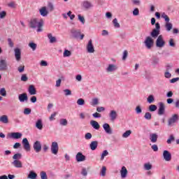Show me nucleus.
Masks as SVG:
<instances>
[{
  "mask_svg": "<svg viewBox=\"0 0 179 179\" xmlns=\"http://www.w3.org/2000/svg\"><path fill=\"white\" fill-rule=\"evenodd\" d=\"M13 160H20L22 159V154L16 153L13 156Z\"/></svg>",
  "mask_w": 179,
  "mask_h": 179,
  "instance_id": "obj_42",
  "label": "nucleus"
},
{
  "mask_svg": "<svg viewBox=\"0 0 179 179\" xmlns=\"http://www.w3.org/2000/svg\"><path fill=\"white\" fill-rule=\"evenodd\" d=\"M178 121V115L174 114L171 118L168 120V127H171Z\"/></svg>",
  "mask_w": 179,
  "mask_h": 179,
  "instance_id": "obj_7",
  "label": "nucleus"
},
{
  "mask_svg": "<svg viewBox=\"0 0 179 179\" xmlns=\"http://www.w3.org/2000/svg\"><path fill=\"white\" fill-rule=\"evenodd\" d=\"M103 128L106 134H108L109 135H111V134H113V130H111V127H110V124H108V123H104L103 124Z\"/></svg>",
  "mask_w": 179,
  "mask_h": 179,
  "instance_id": "obj_18",
  "label": "nucleus"
},
{
  "mask_svg": "<svg viewBox=\"0 0 179 179\" xmlns=\"http://www.w3.org/2000/svg\"><path fill=\"white\" fill-rule=\"evenodd\" d=\"M136 114H142V107L141 106H137L135 108Z\"/></svg>",
  "mask_w": 179,
  "mask_h": 179,
  "instance_id": "obj_51",
  "label": "nucleus"
},
{
  "mask_svg": "<svg viewBox=\"0 0 179 179\" xmlns=\"http://www.w3.org/2000/svg\"><path fill=\"white\" fill-rule=\"evenodd\" d=\"M133 15H134V16H138V15H139V9L138 8H135L133 10Z\"/></svg>",
  "mask_w": 179,
  "mask_h": 179,
  "instance_id": "obj_64",
  "label": "nucleus"
},
{
  "mask_svg": "<svg viewBox=\"0 0 179 179\" xmlns=\"http://www.w3.org/2000/svg\"><path fill=\"white\" fill-rule=\"evenodd\" d=\"M33 148L36 153H40V152H41V142L36 141L34 143Z\"/></svg>",
  "mask_w": 179,
  "mask_h": 179,
  "instance_id": "obj_8",
  "label": "nucleus"
},
{
  "mask_svg": "<svg viewBox=\"0 0 179 179\" xmlns=\"http://www.w3.org/2000/svg\"><path fill=\"white\" fill-rule=\"evenodd\" d=\"M27 178L29 179H36L37 178V173H36V172L33 171H30L29 173L27 176Z\"/></svg>",
  "mask_w": 179,
  "mask_h": 179,
  "instance_id": "obj_32",
  "label": "nucleus"
},
{
  "mask_svg": "<svg viewBox=\"0 0 179 179\" xmlns=\"http://www.w3.org/2000/svg\"><path fill=\"white\" fill-rule=\"evenodd\" d=\"M72 55V52L70 50H64V52L63 53V57H71Z\"/></svg>",
  "mask_w": 179,
  "mask_h": 179,
  "instance_id": "obj_46",
  "label": "nucleus"
},
{
  "mask_svg": "<svg viewBox=\"0 0 179 179\" xmlns=\"http://www.w3.org/2000/svg\"><path fill=\"white\" fill-rule=\"evenodd\" d=\"M0 71H8V60L6 58L0 59Z\"/></svg>",
  "mask_w": 179,
  "mask_h": 179,
  "instance_id": "obj_5",
  "label": "nucleus"
},
{
  "mask_svg": "<svg viewBox=\"0 0 179 179\" xmlns=\"http://www.w3.org/2000/svg\"><path fill=\"white\" fill-rule=\"evenodd\" d=\"M144 118L148 121H150V120H152V113H150V112L145 113L144 115Z\"/></svg>",
  "mask_w": 179,
  "mask_h": 179,
  "instance_id": "obj_40",
  "label": "nucleus"
},
{
  "mask_svg": "<svg viewBox=\"0 0 179 179\" xmlns=\"http://www.w3.org/2000/svg\"><path fill=\"white\" fill-rule=\"evenodd\" d=\"M118 69V67L115 66V64H109L108 68L106 69L107 72H114L115 71H117Z\"/></svg>",
  "mask_w": 179,
  "mask_h": 179,
  "instance_id": "obj_24",
  "label": "nucleus"
},
{
  "mask_svg": "<svg viewBox=\"0 0 179 179\" xmlns=\"http://www.w3.org/2000/svg\"><path fill=\"white\" fill-rule=\"evenodd\" d=\"M28 46L31 48L32 51H36V50H37V45L34 43V42H30L28 44Z\"/></svg>",
  "mask_w": 179,
  "mask_h": 179,
  "instance_id": "obj_35",
  "label": "nucleus"
},
{
  "mask_svg": "<svg viewBox=\"0 0 179 179\" xmlns=\"http://www.w3.org/2000/svg\"><path fill=\"white\" fill-rule=\"evenodd\" d=\"M35 127L37 129L41 131V129H43V120L41 119L38 120L36 122Z\"/></svg>",
  "mask_w": 179,
  "mask_h": 179,
  "instance_id": "obj_29",
  "label": "nucleus"
},
{
  "mask_svg": "<svg viewBox=\"0 0 179 179\" xmlns=\"http://www.w3.org/2000/svg\"><path fill=\"white\" fill-rule=\"evenodd\" d=\"M29 80V77H27V75L22 74L21 76V81L22 82H27Z\"/></svg>",
  "mask_w": 179,
  "mask_h": 179,
  "instance_id": "obj_53",
  "label": "nucleus"
},
{
  "mask_svg": "<svg viewBox=\"0 0 179 179\" xmlns=\"http://www.w3.org/2000/svg\"><path fill=\"white\" fill-rule=\"evenodd\" d=\"M132 134V131L127 130L122 134V138H129Z\"/></svg>",
  "mask_w": 179,
  "mask_h": 179,
  "instance_id": "obj_41",
  "label": "nucleus"
},
{
  "mask_svg": "<svg viewBox=\"0 0 179 179\" xmlns=\"http://www.w3.org/2000/svg\"><path fill=\"white\" fill-rule=\"evenodd\" d=\"M155 43V41H153V38L150 36H147L145 38V40L144 41V44L148 50H150L152 47H153V44Z\"/></svg>",
  "mask_w": 179,
  "mask_h": 179,
  "instance_id": "obj_4",
  "label": "nucleus"
},
{
  "mask_svg": "<svg viewBox=\"0 0 179 179\" xmlns=\"http://www.w3.org/2000/svg\"><path fill=\"white\" fill-rule=\"evenodd\" d=\"M43 26H44V20L43 19L40 20L38 22L36 18L31 20L29 22V27H31V29H36V27H38V33L43 31Z\"/></svg>",
  "mask_w": 179,
  "mask_h": 179,
  "instance_id": "obj_1",
  "label": "nucleus"
},
{
  "mask_svg": "<svg viewBox=\"0 0 179 179\" xmlns=\"http://www.w3.org/2000/svg\"><path fill=\"white\" fill-rule=\"evenodd\" d=\"M18 99L20 103H24V101H27L29 100V97L27 96V93H22L18 96Z\"/></svg>",
  "mask_w": 179,
  "mask_h": 179,
  "instance_id": "obj_17",
  "label": "nucleus"
},
{
  "mask_svg": "<svg viewBox=\"0 0 179 179\" xmlns=\"http://www.w3.org/2000/svg\"><path fill=\"white\" fill-rule=\"evenodd\" d=\"M159 136L157 134H151L150 135V140L151 141L152 143H156L157 142V138Z\"/></svg>",
  "mask_w": 179,
  "mask_h": 179,
  "instance_id": "obj_26",
  "label": "nucleus"
},
{
  "mask_svg": "<svg viewBox=\"0 0 179 179\" xmlns=\"http://www.w3.org/2000/svg\"><path fill=\"white\" fill-rule=\"evenodd\" d=\"M0 94H1V96H3V97H6V90H5V88H1L0 90Z\"/></svg>",
  "mask_w": 179,
  "mask_h": 179,
  "instance_id": "obj_57",
  "label": "nucleus"
},
{
  "mask_svg": "<svg viewBox=\"0 0 179 179\" xmlns=\"http://www.w3.org/2000/svg\"><path fill=\"white\" fill-rule=\"evenodd\" d=\"M90 125L94 129H100V124L96 120H91L90 121Z\"/></svg>",
  "mask_w": 179,
  "mask_h": 179,
  "instance_id": "obj_28",
  "label": "nucleus"
},
{
  "mask_svg": "<svg viewBox=\"0 0 179 179\" xmlns=\"http://www.w3.org/2000/svg\"><path fill=\"white\" fill-rule=\"evenodd\" d=\"M48 38L50 40V44H54V43H57V38H55V36H52V34H48Z\"/></svg>",
  "mask_w": 179,
  "mask_h": 179,
  "instance_id": "obj_30",
  "label": "nucleus"
},
{
  "mask_svg": "<svg viewBox=\"0 0 179 179\" xmlns=\"http://www.w3.org/2000/svg\"><path fill=\"white\" fill-rule=\"evenodd\" d=\"M24 114H25V115H29V114H31V109L26 108L24 110Z\"/></svg>",
  "mask_w": 179,
  "mask_h": 179,
  "instance_id": "obj_58",
  "label": "nucleus"
},
{
  "mask_svg": "<svg viewBox=\"0 0 179 179\" xmlns=\"http://www.w3.org/2000/svg\"><path fill=\"white\" fill-rule=\"evenodd\" d=\"M147 101L148 103H149V104H152V103L155 102V96L152 94L149 95L147 99Z\"/></svg>",
  "mask_w": 179,
  "mask_h": 179,
  "instance_id": "obj_36",
  "label": "nucleus"
},
{
  "mask_svg": "<svg viewBox=\"0 0 179 179\" xmlns=\"http://www.w3.org/2000/svg\"><path fill=\"white\" fill-rule=\"evenodd\" d=\"M0 122H2L3 124H8L9 122V119L8 118V115H2L0 117Z\"/></svg>",
  "mask_w": 179,
  "mask_h": 179,
  "instance_id": "obj_31",
  "label": "nucleus"
},
{
  "mask_svg": "<svg viewBox=\"0 0 179 179\" xmlns=\"http://www.w3.org/2000/svg\"><path fill=\"white\" fill-rule=\"evenodd\" d=\"M165 27H166V31H171V29H173V24H171V22H167L165 24Z\"/></svg>",
  "mask_w": 179,
  "mask_h": 179,
  "instance_id": "obj_38",
  "label": "nucleus"
},
{
  "mask_svg": "<svg viewBox=\"0 0 179 179\" xmlns=\"http://www.w3.org/2000/svg\"><path fill=\"white\" fill-rule=\"evenodd\" d=\"M165 111H166V106L162 102H160L159 109H158V115H163Z\"/></svg>",
  "mask_w": 179,
  "mask_h": 179,
  "instance_id": "obj_15",
  "label": "nucleus"
},
{
  "mask_svg": "<svg viewBox=\"0 0 179 179\" xmlns=\"http://www.w3.org/2000/svg\"><path fill=\"white\" fill-rule=\"evenodd\" d=\"M174 141H176V138L173 135H171L167 140L166 143H168V145H171V142H174Z\"/></svg>",
  "mask_w": 179,
  "mask_h": 179,
  "instance_id": "obj_44",
  "label": "nucleus"
},
{
  "mask_svg": "<svg viewBox=\"0 0 179 179\" xmlns=\"http://www.w3.org/2000/svg\"><path fill=\"white\" fill-rule=\"evenodd\" d=\"M97 104H99V99L97 98L93 99L92 106H97Z\"/></svg>",
  "mask_w": 179,
  "mask_h": 179,
  "instance_id": "obj_61",
  "label": "nucleus"
},
{
  "mask_svg": "<svg viewBox=\"0 0 179 179\" xmlns=\"http://www.w3.org/2000/svg\"><path fill=\"white\" fill-rule=\"evenodd\" d=\"M83 6L85 9H90V8H93V4L89 1H84Z\"/></svg>",
  "mask_w": 179,
  "mask_h": 179,
  "instance_id": "obj_33",
  "label": "nucleus"
},
{
  "mask_svg": "<svg viewBox=\"0 0 179 179\" xmlns=\"http://www.w3.org/2000/svg\"><path fill=\"white\" fill-rule=\"evenodd\" d=\"M92 138V135L91 133H86L85 135V139L86 141H90V139Z\"/></svg>",
  "mask_w": 179,
  "mask_h": 179,
  "instance_id": "obj_55",
  "label": "nucleus"
},
{
  "mask_svg": "<svg viewBox=\"0 0 179 179\" xmlns=\"http://www.w3.org/2000/svg\"><path fill=\"white\" fill-rule=\"evenodd\" d=\"M120 176L121 178H127V176H128V169H127V167H122L120 170Z\"/></svg>",
  "mask_w": 179,
  "mask_h": 179,
  "instance_id": "obj_19",
  "label": "nucleus"
},
{
  "mask_svg": "<svg viewBox=\"0 0 179 179\" xmlns=\"http://www.w3.org/2000/svg\"><path fill=\"white\" fill-rule=\"evenodd\" d=\"M113 23L115 29H120V27H121V25H120V23H118V20H117V18H115L113 20Z\"/></svg>",
  "mask_w": 179,
  "mask_h": 179,
  "instance_id": "obj_37",
  "label": "nucleus"
},
{
  "mask_svg": "<svg viewBox=\"0 0 179 179\" xmlns=\"http://www.w3.org/2000/svg\"><path fill=\"white\" fill-rule=\"evenodd\" d=\"M169 46L170 47H176V43H174V39L171 38L169 40Z\"/></svg>",
  "mask_w": 179,
  "mask_h": 179,
  "instance_id": "obj_62",
  "label": "nucleus"
},
{
  "mask_svg": "<svg viewBox=\"0 0 179 179\" xmlns=\"http://www.w3.org/2000/svg\"><path fill=\"white\" fill-rule=\"evenodd\" d=\"M22 145L24 146V149L27 150V152H30V143H29V140L26 138L22 139Z\"/></svg>",
  "mask_w": 179,
  "mask_h": 179,
  "instance_id": "obj_14",
  "label": "nucleus"
},
{
  "mask_svg": "<svg viewBox=\"0 0 179 179\" xmlns=\"http://www.w3.org/2000/svg\"><path fill=\"white\" fill-rule=\"evenodd\" d=\"M118 117V114H117V111L115 110H110L109 113V118L110 121L114 122L115 120H117V117Z\"/></svg>",
  "mask_w": 179,
  "mask_h": 179,
  "instance_id": "obj_13",
  "label": "nucleus"
},
{
  "mask_svg": "<svg viewBox=\"0 0 179 179\" xmlns=\"http://www.w3.org/2000/svg\"><path fill=\"white\" fill-rule=\"evenodd\" d=\"M6 17V11L3 10L0 12V19H5Z\"/></svg>",
  "mask_w": 179,
  "mask_h": 179,
  "instance_id": "obj_60",
  "label": "nucleus"
},
{
  "mask_svg": "<svg viewBox=\"0 0 179 179\" xmlns=\"http://www.w3.org/2000/svg\"><path fill=\"white\" fill-rule=\"evenodd\" d=\"M39 13L41 16H43V17H45L48 16V14L50 13V11L47 10V7L43 6L41 8L39 9Z\"/></svg>",
  "mask_w": 179,
  "mask_h": 179,
  "instance_id": "obj_10",
  "label": "nucleus"
},
{
  "mask_svg": "<svg viewBox=\"0 0 179 179\" xmlns=\"http://www.w3.org/2000/svg\"><path fill=\"white\" fill-rule=\"evenodd\" d=\"M160 62V59L156 56L152 57V59H151V65H152V66H156L157 65H159Z\"/></svg>",
  "mask_w": 179,
  "mask_h": 179,
  "instance_id": "obj_20",
  "label": "nucleus"
},
{
  "mask_svg": "<svg viewBox=\"0 0 179 179\" xmlns=\"http://www.w3.org/2000/svg\"><path fill=\"white\" fill-rule=\"evenodd\" d=\"M106 156H108V151L107 150H105L103 151L101 155V160H104V158Z\"/></svg>",
  "mask_w": 179,
  "mask_h": 179,
  "instance_id": "obj_49",
  "label": "nucleus"
},
{
  "mask_svg": "<svg viewBox=\"0 0 179 179\" xmlns=\"http://www.w3.org/2000/svg\"><path fill=\"white\" fill-rule=\"evenodd\" d=\"M63 92L64 93V96H72V91H71V90H69V89L64 90Z\"/></svg>",
  "mask_w": 179,
  "mask_h": 179,
  "instance_id": "obj_48",
  "label": "nucleus"
},
{
  "mask_svg": "<svg viewBox=\"0 0 179 179\" xmlns=\"http://www.w3.org/2000/svg\"><path fill=\"white\" fill-rule=\"evenodd\" d=\"M159 34L160 31H157V29H152V31L150 32V36L152 37V38H157Z\"/></svg>",
  "mask_w": 179,
  "mask_h": 179,
  "instance_id": "obj_27",
  "label": "nucleus"
},
{
  "mask_svg": "<svg viewBox=\"0 0 179 179\" xmlns=\"http://www.w3.org/2000/svg\"><path fill=\"white\" fill-rule=\"evenodd\" d=\"M77 104L78 106H85V99H78V101H77Z\"/></svg>",
  "mask_w": 179,
  "mask_h": 179,
  "instance_id": "obj_54",
  "label": "nucleus"
},
{
  "mask_svg": "<svg viewBox=\"0 0 179 179\" xmlns=\"http://www.w3.org/2000/svg\"><path fill=\"white\" fill-rule=\"evenodd\" d=\"M59 124L62 127H66L68 125V120L66 119H60Z\"/></svg>",
  "mask_w": 179,
  "mask_h": 179,
  "instance_id": "obj_39",
  "label": "nucleus"
},
{
  "mask_svg": "<svg viewBox=\"0 0 179 179\" xmlns=\"http://www.w3.org/2000/svg\"><path fill=\"white\" fill-rule=\"evenodd\" d=\"M162 17L165 20V22L169 23V22H170V17H169V15H166V13H164L162 15Z\"/></svg>",
  "mask_w": 179,
  "mask_h": 179,
  "instance_id": "obj_52",
  "label": "nucleus"
},
{
  "mask_svg": "<svg viewBox=\"0 0 179 179\" xmlns=\"http://www.w3.org/2000/svg\"><path fill=\"white\" fill-rule=\"evenodd\" d=\"M22 136L23 134H22L20 132H13L10 134V136L13 138V139H20Z\"/></svg>",
  "mask_w": 179,
  "mask_h": 179,
  "instance_id": "obj_23",
  "label": "nucleus"
},
{
  "mask_svg": "<svg viewBox=\"0 0 179 179\" xmlns=\"http://www.w3.org/2000/svg\"><path fill=\"white\" fill-rule=\"evenodd\" d=\"M14 52H15V59L19 62V61L22 59V51L20 50V48H17L14 50Z\"/></svg>",
  "mask_w": 179,
  "mask_h": 179,
  "instance_id": "obj_11",
  "label": "nucleus"
},
{
  "mask_svg": "<svg viewBox=\"0 0 179 179\" xmlns=\"http://www.w3.org/2000/svg\"><path fill=\"white\" fill-rule=\"evenodd\" d=\"M76 159L78 162H85L86 160V156L83 155L82 152H78L76 155Z\"/></svg>",
  "mask_w": 179,
  "mask_h": 179,
  "instance_id": "obj_16",
  "label": "nucleus"
},
{
  "mask_svg": "<svg viewBox=\"0 0 179 179\" xmlns=\"http://www.w3.org/2000/svg\"><path fill=\"white\" fill-rule=\"evenodd\" d=\"M59 150V147H58V143L54 141L52 143L50 150L52 155L57 156L58 155V150Z\"/></svg>",
  "mask_w": 179,
  "mask_h": 179,
  "instance_id": "obj_6",
  "label": "nucleus"
},
{
  "mask_svg": "<svg viewBox=\"0 0 179 179\" xmlns=\"http://www.w3.org/2000/svg\"><path fill=\"white\" fill-rule=\"evenodd\" d=\"M156 47L158 48H163L164 45H166V41H164V39L163 38V35H159L156 41H155Z\"/></svg>",
  "mask_w": 179,
  "mask_h": 179,
  "instance_id": "obj_3",
  "label": "nucleus"
},
{
  "mask_svg": "<svg viewBox=\"0 0 179 179\" xmlns=\"http://www.w3.org/2000/svg\"><path fill=\"white\" fill-rule=\"evenodd\" d=\"M97 146H99V141H92L90 144L91 150H96V149H97Z\"/></svg>",
  "mask_w": 179,
  "mask_h": 179,
  "instance_id": "obj_25",
  "label": "nucleus"
},
{
  "mask_svg": "<svg viewBox=\"0 0 179 179\" xmlns=\"http://www.w3.org/2000/svg\"><path fill=\"white\" fill-rule=\"evenodd\" d=\"M70 37L71 38H75L76 40H78V38H79L80 37V40H83V38H85V34H80V30L79 29H71L70 30Z\"/></svg>",
  "mask_w": 179,
  "mask_h": 179,
  "instance_id": "obj_2",
  "label": "nucleus"
},
{
  "mask_svg": "<svg viewBox=\"0 0 179 179\" xmlns=\"http://www.w3.org/2000/svg\"><path fill=\"white\" fill-rule=\"evenodd\" d=\"M144 170H146V171L152 170V164L150 162L145 164Z\"/></svg>",
  "mask_w": 179,
  "mask_h": 179,
  "instance_id": "obj_47",
  "label": "nucleus"
},
{
  "mask_svg": "<svg viewBox=\"0 0 179 179\" xmlns=\"http://www.w3.org/2000/svg\"><path fill=\"white\" fill-rule=\"evenodd\" d=\"M149 111H150L151 113H153L155 111H156V110H157V106L156 105H150L148 108Z\"/></svg>",
  "mask_w": 179,
  "mask_h": 179,
  "instance_id": "obj_43",
  "label": "nucleus"
},
{
  "mask_svg": "<svg viewBox=\"0 0 179 179\" xmlns=\"http://www.w3.org/2000/svg\"><path fill=\"white\" fill-rule=\"evenodd\" d=\"M162 156L166 162H170L171 160V153L169 150H164Z\"/></svg>",
  "mask_w": 179,
  "mask_h": 179,
  "instance_id": "obj_12",
  "label": "nucleus"
},
{
  "mask_svg": "<svg viewBox=\"0 0 179 179\" xmlns=\"http://www.w3.org/2000/svg\"><path fill=\"white\" fill-rule=\"evenodd\" d=\"M48 12H54L55 7L54 6V3L52 2L48 3Z\"/></svg>",
  "mask_w": 179,
  "mask_h": 179,
  "instance_id": "obj_34",
  "label": "nucleus"
},
{
  "mask_svg": "<svg viewBox=\"0 0 179 179\" xmlns=\"http://www.w3.org/2000/svg\"><path fill=\"white\" fill-rule=\"evenodd\" d=\"M106 171H107V168L106 166H102V169L100 173L101 177H106Z\"/></svg>",
  "mask_w": 179,
  "mask_h": 179,
  "instance_id": "obj_50",
  "label": "nucleus"
},
{
  "mask_svg": "<svg viewBox=\"0 0 179 179\" xmlns=\"http://www.w3.org/2000/svg\"><path fill=\"white\" fill-rule=\"evenodd\" d=\"M40 176L41 179H48V177L47 176V173L44 171H41Z\"/></svg>",
  "mask_w": 179,
  "mask_h": 179,
  "instance_id": "obj_45",
  "label": "nucleus"
},
{
  "mask_svg": "<svg viewBox=\"0 0 179 179\" xmlns=\"http://www.w3.org/2000/svg\"><path fill=\"white\" fill-rule=\"evenodd\" d=\"M57 115V112L52 113L50 117H49L50 121H54L55 120V116Z\"/></svg>",
  "mask_w": 179,
  "mask_h": 179,
  "instance_id": "obj_63",
  "label": "nucleus"
},
{
  "mask_svg": "<svg viewBox=\"0 0 179 179\" xmlns=\"http://www.w3.org/2000/svg\"><path fill=\"white\" fill-rule=\"evenodd\" d=\"M11 164H13L14 167H16V169H22L23 167V164L20 160H14Z\"/></svg>",
  "mask_w": 179,
  "mask_h": 179,
  "instance_id": "obj_21",
  "label": "nucleus"
},
{
  "mask_svg": "<svg viewBox=\"0 0 179 179\" xmlns=\"http://www.w3.org/2000/svg\"><path fill=\"white\" fill-rule=\"evenodd\" d=\"M128 58V50H124L123 56H122V61H125Z\"/></svg>",
  "mask_w": 179,
  "mask_h": 179,
  "instance_id": "obj_59",
  "label": "nucleus"
},
{
  "mask_svg": "<svg viewBox=\"0 0 179 179\" xmlns=\"http://www.w3.org/2000/svg\"><path fill=\"white\" fill-rule=\"evenodd\" d=\"M28 92L31 96H34V94H37V90H36V87H34V85H31L29 87Z\"/></svg>",
  "mask_w": 179,
  "mask_h": 179,
  "instance_id": "obj_22",
  "label": "nucleus"
},
{
  "mask_svg": "<svg viewBox=\"0 0 179 179\" xmlns=\"http://www.w3.org/2000/svg\"><path fill=\"white\" fill-rule=\"evenodd\" d=\"M87 51L90 54H93V52H94V46L93 45V41H92V39L88 41L87 45Z\"/></svg>",
  "mask_w": 179,
  "mask_h": 179,
  "instance_id": "obj_9",
  "label": "nucleus"
},
{
  "mask_svg": "<svg viewBox=\"0 0 179 179\" xmlns=\"http://www.w3.org/2000/svg\"><path fill=\"white\" fill-rule=\"evenodd\" d=\"M78 20H80V22H81L83 24H85V22H86V20H85V17L80 15H78Z\"/></svg>",
  "mask_w": 179,
  "mask_h": 179,
  "instance_id": "obj_56",
  "label": "nucleus"
}]
</instances>
